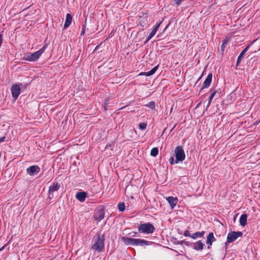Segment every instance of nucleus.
I'll list each match as a JSON object with an SVG mask.
<instances>
[{
    "mask_svg": "<svg viewBox=\"0 0 260 260\" xmlns=\"http://www.w3.org/2000/svg\"><path fill=\"white\" fill-rule=\"evenodd\" d=\"M105 240L104 234L98 232L92 239L91 249L98 252H102L105 248Z\"/></svg>",
    "mask_w": 260,
    "mask_h": 260,
    "instance_id": "f257e3e1",
    "label": "nucleus"
},
{
    "mask_svg": "<svg viewBox=\"0 0 260 260\" xmlns=\"http://www.w3.org/2000/svg\"><path fill=\"white\" fill-rule=\"evenodd\" d=\"M121 241L126 245L144 246L149 244V242L144 239H134L122 237Z\"/></svg>",
    "mask_w": 260,
    "mask_h": 260,
    "instance_id": "f03ea898",
    "label": "nucleus"
},
{
    "mask_svg": "<svg viewBox=\"0 0 260 260\" xmlns=\"http://www.w3.org/2000/svg\"><path fill=\"white\" fill-rule=\"evenodd\" d=\"M46 45H44L41 49L39 50L38 51L34 52L27 53L25 56H24V59L27 61H35L37 60L41 55L44 52L45 49H46Z\"/></svg>",
    "mask_w": 260,
    "mask_h": 260,
    "instance_id": "7ed1b4c3",
    "label": "nucleus"
},
{
    "mask_svg": "<svg viewBox=\"0 0 260 260\" xmlns=\"http://www.w3.org/2000/svg\"><path fill=\"white\" fill-rule=\"evenodd\" d=\"M138 230L140 233L149 234L153 233L155 228L151 223L147 222L139 225Z\"/></svg>",
    "mask_w": 260,
    "mask_h": 260,
    "instance_id": "20e7f679",
    "label": "nucleus"
},
{
    "mask_svg": "<svg viewBox=\"0 0 260 260\" xmlns=\"http://www.w3.org/2000/svg\"><path fill=\"white\" fill-rule=\"evenodd\" d=\"M174 153L176 159V162L182 161L185 158V153L183 149L181 146H177L176 147Z\"/></svg>",
    "mask_w": 260,
    "mask_h": 260,
    "instance_id": "39448f33",
    "label": "nucleus"
},
{
    "mask_svg": "<svg viewBox=\"0 0 260 260\" xmlns=\"http://www.w3.org/2000/svg\"><path fill=\"white\" fill-rule=\"evenodd\" d=\"M243 235L241 232H231L227 236L226 244L228 243H232L235 241L238 237H241Z\"/></svg>",
    "mask_w": 260,
    "mask_h": 260,
    "instance_id": "423d86ee",
    "label": "nucleus"
},
{
    "mask_svg": "<svg viewBox=\"0 0 260 260\" xmlns=\"http://www.w3.org/2000/svg\"><path fill=\"white\" fill-rule=\"evenodd\" d=\"M105 216V211L104 209L102 206L98 207L95 211L94 218L95 220L100 221Z\"/></svg>",
    "mask_w": 260,
    "mask_h": 260,
    "instance_id": "0eeeda50",
    "label": "nucleus"
},
{
    "mask_svg": "<svg viewBox=\"0 0 260 260\" xmlns=\"http://www.w3.org/2000/svg\"><path fill=\"white\" fill-rule=\"evenodd\" d=\"M20 90L21 88L20 85L15 84L12 86L11 91L12 95L15 100H16L18 98L20 93Z\"/></svg>",
    "mask_w": 260,
    "mask_h": 260,
    "instance_id": "6e6552de",
    "label": "nucleus"
},
{
    "mask_svg": "<svg viewBox=\"0 0 260 260\" xmlns=\"http://www.w3.org/2000/svg\"><path fill=\"white\" fill-rule=\"evenodd\" d=\"M40 171V168L37 165L31 166L26 169L27 173L31 176L37 175Z\"/></svg>",
    "mask_w": 260,
    "mask_h": 260,
    "instance_id": "1a4fd4ad",
    "label": "nucleus"
},
{
    "mask_svg": "<svg viewBox=\"0 0 260 260\" xmlns=\"http://www.w3.org/2000/svg\"><path fill=\"white\" fill-rule=\"evenodd\" d=\"M60 187V185L58 182H54L52 185L49 187L48 191V197L52 199L53 197V192L57 191Z\"/></svg>",
    "mask_w": 260,
    "mask_h": 260,
    "instance_id": "9d476101",
    "label": "nucleus"
},
{
    "mask_svg": "<svg viewBox=\"0 0 260 260\" xmlns=\"http://www.w3.org/2000/svg\"><path fill=\"white\" fill-rule=\"evenodd\" d=\"M162 20L159 21L158 23H157L153 27V29L151 32L149 34V36L147 38L146 42H148L156 34L157 31L159 26L162 23Z\"/></svg>",
    "mask_w": 260,
    "mask_h": 260,
    "instance_id": "9b49d317",
    "label": "nucleus"
},
{
    "mask_svg": "<svg viewBox=\"0 0 260 260\" xmlns=\"http://www.w3.org/2000/svg\"><path fill=\"white\" fill-rule=\"evenodd\" d=\"M212 73H210L208 75L206 79L204 81L202 88H201V90H202L204 88H207L210 85L211 81H212Z\"/></svg>",
    "mask_w": 260,
    "mask_h": 260,
    "instance_id": "f8f14e48",
    "label": "nucleus"
},
{
    "mask_svg": "<svg viewBox=\"0 0 260 260\" xmlns=\"http://www.w3.org/2000/svg\"><path fill=\"white\" fill-rule=\"evenodd\" d=\"M167 200L170 204L171 208L173 209L177 205L178 202V198L173 197H169L167 198Z\"/></svg>",
    "mask_w": 260,
    "mask_h": 260,
    "instance_id": "ddd939ff",
    "label": "nucleus"
},
{
    "mask_svg": "<svg viewBox=\"0 0 260 260\" xmlns=\"http://www.w3.org/2000/svg\"><path fill=\"white\" fill-rule=\"evenodd\" d=\"M87 197L86 192L84 191L78 192L76 194V198L80 202H83L85 200Z\"/></svg>",
    "mask_w": 260,
    "mask_h": 260,
    "instance_id": "4468645a",
    "label": "nucleus"
},
{
    "mask_svg": "<svg viewBox=\"0 0 260 260\" xmlns=\"http://www.w3.org/2000/svg\"><path fill=\"white\" fill-rule=\"evenodd\" d=\"M204 246V244L200 240L197 242L193 243L192 247L196 250H202L203 249Z\"/></svg>",
    "mask_w": 260,
    "mask_h": 260,
    "instance_id": "2eb2a0df",
    "label": "nucleus"
},
{
    "mask_svg": "<svg viewBox=\"0 0 260 260\" xmlns=\"http://www.w3.org/2000/svg\"><path fill=\"white\" fill-rule=\"evenodd\" d=\"M72 22V16L70 14L68 13L66 15V21H65V23L63 25L64 28V29L67 28L71 25Z\"/></svg>",
    "mask_w": 260,
    "mask_h": 260,
    "instance_id": "dca6fc26",
    "label": "nucleus"
},
{
    "mask_svg": "<svg viewBox=\"0 0 260 260\" xmlns=\"http://www.w3.org/2000/svg\"><path fill=\"white\" fill-rule=\"evenodd\" d=\"M216 239L214 236V234L212 232L210 233L207 237L206 240V244L207 245H212L213 242L215 241Z\"/></svg>",
    "mask_w": 260,
    "mask_h": 260,
    "instance_id": "f3484780",
    "label": "nucleus"
},
{
    "mask_svg": "<svg viewBox=\"0 0 260 260\" xmlns=\"http://www.w3.org/2000/svg\"><path fill=\"white\" fill-rule=\"evenodd\" d=\"M249 46L246 47L239 54L237 60V66H238L242 61V58L244 57L246 52L247 51L248 49Z\"/></svg>",
    "mask_w": 260,
    "mask_h": 260,
    "instance_id": "a211bd4d",
    "label": "nucleus"
},
{
    "mask_svg": "<svg viewBox=\"0 0 260 260\" xmlns=\"http://www.w3.org/2000/svg\"><path fill=\"white\" fill-rule=\"evenodd\" d=\"M247 215L246 214H243L240 217V224L241 226H244L247 224Z\"/></svg>",
    "mask_w": 260,
    "mask_h": 260,
    "instance_id": "6ab92c4d",
    "label": "nucleus"
},
{
    "mask_svg": "<svg viewBox=\"0 0 260 260\" xmlns=\"http://www.w3.org/2000/svg\"><path fill=\"white\" fill-rule=\"evenodd\" d=\"M205 232H197L191 235V238L196 239L198 238H201L205 234Z\"/></svg>",
    "mask_w": 260,
    "mask_h": 260,
    "instance_id": "aec40b11",
    "label": "nucleus"
},
{
    "mask_svg": "<svg viewBox=\"0 0 260 260\" xmlns=\"http://www.w3.org/2000/svg\"><path fill=\"white\" fill-rule=\"evenodd\" d=\"M229 39L228 38H226L225 39V40H224L223 43L222 44V45H221L220 48L219 49V50L222 53H223L224 51V49H225V48L226 47V45H227V44L229 42Z\"/></svg>",
    "mask_w": 260,
    "mask_h": 260,
    "instance_id": "412c9836",
    "label": "nucleus"
},
{
    "mask_svg": "<svg viewBox=\"0 0 260 260\" xmlns=\"http://www.w3.org/2000/svg\"><path fill=\"white\" fill-rule=\"evenodd\" d=\"M158 69V66H156L154 67L153 68H152L150 71L145 72V75L146 76H150L153 74H154L156 71H157Z\"/></svg>",
    "mask_w": 260,
    "mask_h": 260,
    "instance_id": "4be33fe9",
    "label": "nucleus"
},
{
    "mask_svg": "<svg viewBox=\"0 0 260 260\" xmlns=\"http://www.w3.org/2000/svg\"><path fill=\"white\" fill-rule=\"evenodd\" d=\"M216 93V90H214L213 91V92H212L211 94L210 95V96L209 98L208 103L207 106V107H208L210 106L211 101H212L213 98H214V95H215Z\"/></svg>",
    "mask_w": 260,
    "mask_h": 260,
    "instance_id": "5701e85b",
    "label": "nucleus"
},
{
    "mask_svg": "<svg viewBox=\"0 0 260 260\" xmlns=\"http://www.w3.org/2000/svg\"><path fill=\"white\" fill-rule=\"evenodd\" d=\"M158 153V149L157 147L153 148L150 152V154L152 156H156Z\"/></svg>",
    "mask_w": 260,
    "mask_h": 260,
    "instance_id": "b1692460",
    "label": "nucleus"
},
{
    "mask_svg": "<svg viewBox=\"0 0 260 260\" xmlns=\"http://www.w3.org/2000/svg\"><path fill=\"white\" fill-rule=\"evenodd\" d=\"M118 208L120 211L123 212L124 211L125 208V204L123 202L120 203L118 204Z\"/></svg>",
    "mask_w": 260,
    "mask_h": 260,
    "instance_id": "393cba45",
    "label": "nucleus"
},
{
    "mask_svg": "<svg viewBox=\"0 0 260 260\" xmlns=\"http://www.w3.org/2000/svg\"><path fill=\"white\" fill-rule=\"evenodd\" d=\"M145 106L146 107L150 108L151 109L153 110L155 108V103L154 102L151 101L148 104H146Z\"/></svg>",
    "mask_w": 260,
    "mask_h": 260,
    "instance_id": "a878e982",
    "label": "nucleus"
},
{
    "mask_svg": "<svg viewBox=\"0 0 260 260\" xmlns=\"http://www.w3.org/2000/svg\"><path fill=\"white\" fill-rule=\"evenodd\" d=\"M139 128L142 130H145L147 126V124L145 122L140 123L139 125Z\"/></svg>",
    "mask_w": 260,
    "mask_h": 260,
    "instance_id": "bb28decb",
    "label": "nucleus"
},
{
    "mask_svg": "<svg viewBox=\"0 0 260 260\" xmlns=\"http://www.w3.org/2000/svg\"><path fill=\"white\" fill-rule=\"evenodd\" d=\"M191 235H192V234H191L190 233L189 231H185L184 232V236H185V237H190V238H191Z\"/></svg>",
    "mask_w": 260,
    "mask_h": 260,
    "instance_id": "cd10ccee",
    "label": "nucleus"
},
{
    "mask_svg": "<svg viewBox=\"0 0 260 260\" xmlns=\"http://www.w3.org/2000/svg\"><path fill=\"white\" fill-rule=\"evenodd\" d=\"M85 29H86V25L84 24V25H82V31H81V35H84L85 31Z\"/></svg>",
    "mask_w": 260,
    "mask_h": 260,
    "instance_id": "c85d7f7f",
    "label": "nucleus"
},
{
    "mask_svg": "<svg viewBox=\"0 0 260 260\" xmlns=\"http://www.w3.org/2000/svg\"><path fill=\"white\" fill-rule=\"evenodd\" d=\"M6 141H7V140L5 136L0 137V144Z\"/></svg>",
    "mask_w": 260,
    "mask_h": 260,
    "instance_id": "c756f323",
    "label": "nucleus"
},
{
    "mask_svg": "<svg viewBox=\"0 0 260 260\" xmlns=\"http://www.w3.org/2000/svg\"><path fill=\"white\" fill-rule=\"evenodd\" d=\"M175 3L177 5L179 6L181 3V0H174Z\"/></svg>",
    "mask_w": 260,
    "mask_h": 260,
    "instance_id": "7c9ffc66",
    "label": "nucleus"
},
{
    "mask_svg": "<svg viewBox=\"0 0 260 260\" xmlns=\"http://www.w3.org/2000/svg\"><path fill=\"white\" fill-rule=\"evenodd\" d=\"M173 161H174V157H171L169 159L170 162H173Z\"/></svg>",
    "mask_w": 260,
    "mask_h": 260,
    "instance_id": "2f4dec72",
    "label": "nucleus"
},
{
    "mask_svg": "<svg viewBox=\"0 0 260 260\" xmlns=\"http://www.w3.org/2000/svg\"><path fill=\"white\" fill-rule=\"evenodd\" d=\"M6 246V245H5L3 246L2 247H1V248H0V252H1V251L5 249V248Z\"/></svg>",
    "mask_w": 260,
    "mask_h": 260,
    "instance_id": "473e14b6",
    "label": "nucleus"
},
{
    "mask_svg": "<svg viewBox=\"0 0 260 260\" xmlns=\"http://www.w3.org/2000/svg\"><path fill=\"white\" fill-rule=\"evenodd\" d=\"M145 72H141L139 74V76L145 75Z\"/></svg>",
    "mask_w": 260,
    "mask_h": 260,
    "instance_id": "72a5a7b5",
    "label": "nucleus"
},
{
    "mask_svg": "<svg viewBox=\"0 0 260 260\" xmlns=\"http://www.w3.org/2000/svg\"><path fill=\"white\" fill-rule=\"evenodd\" d=\"M211 245H208V247H207V248L208 249H209L210 248Z\"/></svg>",
    "mask_w": 260,
    "mask_h": 260,
    "instance_id": "f704fd0d",
    "label": "nucleus"
},
{
    "mask_svg": "<svg viewBox=\"0 0 260 260\" xmlns=\"http://www.w3.org/2000/svg\"><path fill=\"white\" fill-rule=\"evenodd\" d=\"M137 234V233L135 232V235H133V236H134V237L136 236V234Z\"/></svg>",
    "mask_w": 260,
    "mask_h": 260,
    "instance_id": "c9c22d12",
    "label": "nucleus"
},
{
    "mask_svg": "<svg viewBox=\"0 0 260 260\" xmlns=\"http://www.w3.org/2000/svg\"><path fill=\"white\" fill-rule=\"evenodd\" d=\"M255 123H256V124H258V123H259V121H256V122H255Z\"/></svg>",
    "mask_w": 260,
    "mask_h": 260,
    "instance_id": "e433bc0d",
    "label": "nucleus"
},
{
    "mask_svg": "<svg viewBox=\"0 0 260 260\" xmlns=\"http://www.w3.org/2000/svg\"><path fill=\"white\" fill-rule=\"evenodd\" d=\"M201 78V77H200L199 79H198V81L200 80Z\"/></svg>",
    "mask_w": 260,
    "mask_h": 260,
    "instance_id": "4c0bfd02",
    "label": "nucleus"
},
{
    "mask_svg": "<svg viewBox=\"0 0 260 260\" xmlns=\"http://www.w3.org/2000/svg\"><path fill=\"white\" fill-rule=\"evenodd\" d=\"M259 122H260V119L259 120Z\"/></svg>",
    "mask_w": 260,
    "mask_h": 260,
    "instance_id": "58836bf2",
    "label": "nucleus"
}]
</instances>
